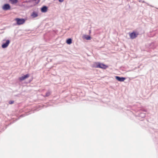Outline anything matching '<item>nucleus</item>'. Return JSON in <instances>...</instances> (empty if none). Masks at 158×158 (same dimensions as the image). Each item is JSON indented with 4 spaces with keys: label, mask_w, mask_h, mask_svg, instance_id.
I'll use <instances>...</instances> for the list:
<instances>
[{
    "label": "nucleus",
    "mask_w": 158,
    "mask_h": 158,
    "mask_svg": "<svg viewBox=\"0 0 158 158\" xmlns=\"http://www.w3.org/2000/svg\"><path fill=\"white\" fill-rule=\"evenodd\" d=\"M31 16L33 18H35L38 16V14L36 13L33 12L31 15Z\"/></svg>",
    "instance_id": "12"
},
{
    "label": "nucleus",
    "mask_w": 158,
    "mask_h": 158,
    "mask_svg": "<svg viewBox=\"0 0 158 158\" xmlns=\"http://www.w3.org/2000/svg\"><path fill=\"white\" fill-rule=\"evenodd\" d=\"M48 10L47 7L46 6H44L41 9V11L42 12H46Z\"/></svg>",
    "instance_id": "9"
},
{
    "label": "nucleus",
    "mask_w": 158,
    "mask_h": 158,
    "mask_svg": "<svg viewBox=\"0 0 158 158\" xmlns=\"http://www.w3.org/2000/svg\"><path fill=\"white\" fill-rule=\"evenodd\" d=\"M115 78L116 79L120 81H123L126 79V78L124 77H120L118 76H116Z\"/></svg>",
    "instance_id": "8"
},
{
    "label": "nucleus",
    "mask_w": 158,
    "mask_h": 158,
    "mask_svg": "<svg viewBox=\"0 0 158 158\" xmlns=\"http://www.w3.org/2000/svg\"><path fill=\"white\" fill-rule=\"evenodd\" d=\"M11 4H16L18 2V0H9Z\"/></svg>",
    "instance_id": "10"
},
{
    "label": "nucleus",
    "mask_w": 158,
    "mask_h": 158,
    "mask_svg": "<svg viewBox=\"0 0 158 158\" xmlns=\"http://www.w3.org/2000/svg\"><path fill=\"white\" fill-rule=\"evenodd\" d=\"M15 21L16 22L17 25H20L24 24L26 21V20L23 19H20L17 18L15 19Z\"/></svg>",
    "instance_id": "2"
},
{
    "label": "nucleus",
    "mask_w": 158,
    "mask_h": 158,
    "mask_svg": "<svg viewBox=\"0 0 158 158\" xmlns=\"http://www.w3.org/2000/svg\"><path fill=\"white\" fill-rule=\"evenodd\" d=\"M83 37L85 39L87 40H90L91 39L89 35H84Z\"/></svg>",
    "instance_id": "11"
},
{
    "label": "nucleus",
    "mask_w": 158,
    "mask_h": 158,
    "mask_svg": "<svg viewBox=\"0 0 158 158\" xmlns=\"http://www.w3.org/2000/svg\"><path fill=\"white\" fill-rule=\"evenodd\" d=\"M40 2V0H31V2L33 6H35L38 4Z\"/></svg>",
    "instance_id": "7"
},
{
    "label": "nucleus",
    "mask_w": 158,
    "mask_h": 158,
    "mask_svg": "<svg viewBox=\"0 0 158 158\" xmlns=\"http://www.w3.org/2000/svg\"><path fill=\"white\" fill-rule=\"evenodd\" d=\"M14 102L13 101H10L9 102V103L10 104H12L14 103Z\"/></svg>",
    "instance_id": "14"
},
{
    "label": "nucleus",
    "mask_w": 158,
    "mask_h": 158,
    "mask_svg": "<svg viewBox=\"0 0 158 158\" xmlns=\"http://www.w3.org/2000/svg\"><path fill=\"white\" fill-rule=\"evenodd\" d=\"M50 93L49 92H47L46 93V96H48L50 95Z\"/></svg>",
    "instance_id": "15"
},
{
    "label": "nucleus",
    "mask_w": 158,
    "mask_h": 158,
    "mask_svg": "<svg viewBox=\"0 0 158 158\" xmlns=\"http://www.w3.org/2000/svg\"><path fill=\"white\" fill-rule=\"evenodd\" d=\"M66 43L68 44H70L72 43V40L71 39H69L67 40Z\"/></svg>",
    "instance_id": "13"
},
{
    "label": "nucleus",
    "mask_w": 158,
    "mask_h": 158,
    "mask_svg": "<svg viewBox=\"0 0 158 158\" xmlns=\"http://www.w3.org/2000/svg\"><path fill=\"white\" fill-rule=\"evenodd\" d=\"M130 37L131 39H133L135 38L138 35V33H136L135 31H133L129 34Z\"/></svg>",
    "instance_id": "3"
},
{
    "label": "nucleus",
    "mask_w": 158,
    "mask_h": 158,
    "mask_svg": "<svg viewBox=\"0 0 158 158\" xmlns=\"http://www.w3.org/2000/svg\"><path fill=\"white\" fill-rule=\"evenodd\" d=\"M2 9L5 10H9L10 9V6L9 4H5L2 6Z\"/></svg>",
    "instance_id": "4"
},
{
    "label": "nucleus",
    "mask_w": 158,
    "mask_h": 158,
    "mask_svg": "<svg viewBox=\"0 0 158 158\" xmlns=\"http://www.w3.org/2000/svg\"><path fill=\"white\" fill-rule=\"evenodd\" d=\"M29 77V74H27L26 75H24V76L19 77V79L20 81H22L28 78Z\"/></svg>",
    "instance_id": "6"
},
{
    "label": "nucleus",
    "mask_w": 158,
    "mask_h": 158,
    "mask_svg": "<svg viewBox=\"0 0 158 158\" xmlns=\"http://www.w3.org/2000/svg\"><path fill=\"white\" fill-rule=\"evenodd\" d=\"M64 0H59L60 2H62L64 1Z\"/></svg>",
    "instance_id": "16"
},
{
    "label": "nucleus",
    "mask_w": 158,
    "mask_h": 158,
    "mask_svg": "<svg viewBox=\"0 0 158 158\" xmlns=\"http://www.w3.org/2000/svg\"><path fill=\"white\" fill-rule=\"evenodd\" d=\"M93 67L94 68H100L105 69L108 67L107 65L100 62H95L94 64Z\"/></svg>",
    "instance_id": "1"
},
{
    "label": "nucleus",
    "mask_w": 158,
    "mask_h": 158,
    "mask_svg": "<svg viewBox=\"0 0 158 158\" xmlns=\"http://www.w3.org/2000/svg\"><path fill=\"white\" fill-rule=\"evenodd\" d=\"M10 43V41L9 40H6V42L5 43L3 44L2 45V48H6L8 47L9 44Z\"/></svg>",
    "instance_id": "5"
}]
</instances>
